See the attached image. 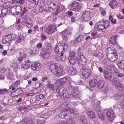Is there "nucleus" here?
I'll use <instances>...</instances> for the list:
<instances>
[{"label": "nucleus", "mask_w": 124, "mask_h": 124, "mask_svg": "<svg viewBox=\"0 0 124 124\" xmlns=\"http://www.w3.org/2000/svg\"><path fill=\"white\" fill-rule=\"evenodd\" d=\"M61 65L59 63L52 62L49 65V70L54 75L61 76L63 74V70L60 67Z\"/></svg>", "instance_id": "nucleus-1"}, {"label": "nucleus", "mask_w": 124, "mask_h": 124, "mask_svg": "<svg viewBox=\"0 0 124 124\" xmlns=\"http://www.w3.org/2000/svg\"><path fill=\"white\" fill-rule=\"evenodd\" d=\"M75 110L70 108L69 110H64L59 114V117L62 118L68 119L70 116L73 115Z\"/></svg>", "instance_id": "nucleus-2"}, {"label": "nucleus", "mask_w": 124, "mask_h": 124, "mask_svg": "<svg viewBox=\"0 0 124 124\" xmlns=\"http://www.w3.org/2000/svg\"><path fill=\"white\" fill-rule=\"evenodd\" d=\"M56 92L59 96L61 98H68L69 96L68 93L64 88L62 86L59 87L58 86L56 89Z\"/></svg>", "instance_id": "nucleus-3"}, {"label": "nucleus", "mask_w": 124, "mask_h": 124, "mask_svg": "<svg viewBox=\"0 0 124 124\" xmlns=\"http://www.w3.org/2000/svg\"><path fill=\"white\" fill-rule=\"evenodd\" d=\"M97 28L99 29L103 30L107 28L110 26V22L108 21L103 19L97 23Z\"/></svg>", "instance_id": "nucleus-4"}, {"label": "nucleus", "mask_w": 124, "mask_h": 124, "mask_svg": "<svg viewBox=\"0 0 124 124\" xmlns=\"http://www.w3.org/2000/svg\"><path fill=\"white\" fill-rule=\"evenodd\" d=\"M78 54L76 59L77 60L78 65L79 66L85 65L86 63L87 60L83 56V54L80 52H78Z\"/></svg>", "instance_id": "nucleus-5"}, {"label": "nucleus", "mask_w": 124, "mask_h": 124, "mask_svg": "<svg viewBox=\"0 0 124 124\" xmlns=\"http://www.w3.org/2000/svg\"><path fill=\"white\" fill-rule=\"evenodd\" d=\"M93 108H95V110L98 112V115L100 118L102 120H104L105 118L104 115L100 111V106L99 102H95L93 105Z\"/></svg>", "instance_id": "nucleus-6"}, {"label": "nucleus", "mask_w": 124, "mask_h": 124, "mask_svg": "<svg viewBox=\"0 0 124 124\" xmlns=\"http://www.w3.org/2000/svg\"><path fill=\"white\" fill-rule=\"evenodd\" d=\"M71 103L68 102L65 104H63L60 106L58 108L55 110H53V112H56L58 113L61 111H62L64 110H69L70 109V107L71 105Z\"/></svg>", "instance_id": "nucleus-7"}, {"label": "nucleus", "mask_w": 124, "mask_h": 124, "mask_svg": "<svg viewBox=\"0 0 124 124\" xmlns=\"http://www.w3.org/2000/svg\"><path fill=\"white\" fill-rule=\"evenodd\" d=\"M72 88H73V89L74 91L73 92H72L70 94L71 97L74 99L77 100L79 98L80 96L79 94H78L76 91H78V87H74L72 86Z\"/></svg>", "instance_id": "nucleus-8"}, {"label": "nucleus", "mask_w": 124, "mask_h": 124, "mask_svg": "<svg viewBox=\"0 0 124 124\" xmlns=\"http://www.w3.org/2000/svg\"><path fill=\"white\" fill-rule=\"evenodd\" d=\"M113 84L115 87L120 90H122L123 87V84L121 82H118L116 80V79L114 78L112 80Z\"/></svg>", "instance_id": "nucleus-9"}, {"label": "nucleus", "mask_w": 124, "mask_h": 124, "mask_svg": "<svg viewBox=\"0 0 124 124\" xmlns=\"http://www.w3.org/2000/svg\"><path fill=\"white\" fill-rule=\"evenodd\" d=\"M107 57L109 60L112 62H114L116 60L118 57L117 53L115 52L108 53Z\"/></svg>", "instance_id": "nucleus-10"}, {"label": "nucleus", "mask_w": 124, "mask_h": 124, "mask_svg": "<svg viewBox=\"0 0 124 124\" xmlns=\"http://www.w3.org/2000/svg\"><path fill=\"white\" fill-rule=\"evenodd\" d=\"M56 30V26L52 25H49L46 28V33L48 34H50L54 33Z\"/></svg>", "instance_id": "nucleus-11"}, {"label": "nucleus", "mask_w": 124, "mask_h": 124, "mask_svg": "<svg viewBox=\"0 0 124 124\" xmlns=\"http://www.w3.org/2000/svg\"><path fill=\"white\" fill-rule=\"evenodd\" d=\"M31 69L35 72L39 71L41 69V64L39 62L34 63L31 65Z\"/></svg>", "instance_id": "nucleus-12"}, {"label": "nucleus", "mask_w": 124, "mask_h": 124, "mask_svg": "<svg viewBox=\"0 0 124 124\" xmlns=\"http://www.w3.org/2000/svg\"><path fill=\"white\" fill-rule=\"evenodd\" d=\"M57 46L59 50L60 53H63V52L68 47V44L67 43H64L62 45L58 43L57 44Z\"/></svg>", "instance_id": "nucleus-13"}, {"label": "nucleus", "mask_w": 124, "mask_h": 124, "mask_svg": "<svg viewBox=\"0 0 124 124\" xmlns=\"http://www.w3.org/2000/svg\"><path fill=\"white\" fill-rule=\"evenodd\" d=\"M66 69L68 73L71 76L76 74L77 72L76 69L71 66H67Z\"/></svg>", "instance_id": "nucleus-14"}, {"label": "nucleus", "mask_w": 124, "mask_h": 124, "mask_svg": "<svg viewBox=\"0 0 124 124\" xmlns=\"http://www.w3.org/2000/svg\"><path fill=\"white\" fill-rule=\"evenodd\" d=\"M108 119L110 121H112L115 118L113 111L112 110L108 111L106 113Z\"/></svg>", "instance_id": "nucleus-15"}, {"label": "nucleus", "mask_w": 124, "mask_h": 124, "mask_svg": "<svg viewBox=\"0 0 124 124\" xmlns=\"http://www.w3.org/2000/svg\"><path fill=\"white\" fill-rule=\"evenodd\" d=\"M90 70H88L81 69L80 70V72L82 76L84 78H87L90 74L89 73Z\"/></svg>", "instance_id": "nucleus-16"}, {"label": "nucleus", "mask_w": 124, "mask_h": 124, "mask_svg": "<svg viewBox=\"0 0 124 124\" xmlns=\"http://www.w3.org/2000/svg\"><path fill=\"white\" fill-rule=\"evenodd\" d=\"M66 79L67 78L66 77L58 79L55 82V84L57 86H60L61 85H62L65 83L66 82Z\"/></svg>", "instance_id": "nucleus-17"}, {"label": "nucleus", "mask_w": 124, "mask_h": 124, "mask_svg": "<svg viewBox=\"0 0 124 124\" xmlns=\"http://www.w3.org/2000/svg\"><path fill=\"white\" fill-rule=\"evenodd\" d=\"M30 62L29 60H25L23 64H22L21 68L22 70H24L28 69L30 67Z\"/></svg>", "instance_id": "nucleus-18"}, {"label": "nucleus", "mask_w": 124, "mask_h": 124, "mask_svg": "<svg viewBox=\"0 0 124 124\" xmlns=\"http://www.w3.org/2000/svg\"><path fill=\"white\" fill-rule=\"evenodd\" d=\"M8 2H6V3L4 4L1 8V13L3 15H5L7 14L8 12L7 8L8 7L7 5V3Z\"/></svg>", "instance_id": "nucleus-19"}, {"label": "nucleus", "mask_w": 124, "mask_h": 124, "mask_svg": "<svg viewBox=\"0 0 124 124\" xmlns=\"http://www.w3.org/2000/svg\"><path fill=\"white\" fill-rule=\"evenodd\" d=\"M82 18L86 21L89 20L90 18V12L88 11H86L82 15Z\"/></svg>", "instance_id": "nucleus-20"}, {"label": "nucleus", "mask_w": 124, "mask_h": 124, "mask_svg": "<svg viewBox=\"0 0 124 124\" xmlns=\"http://www.w3.org/2000/svg\"><path fill=\"white\" fill-rule=\"evenodd\" d=\"M105 84V81L102 80H99L97 83V88L101 89L103 88Z\"/></svg>", "instance_id": "nucleus-21"}, {"label": "nucleus", "mask_w": 124, "mask_h": 124, "mask_svg": "<svg viewBox=\"0 0 124 124\" xmlns=\"http://www.w3.org/2000/svg\"><path fill=\"white\" fill-rule=\"evenodd\" d=\"M117 4L118 2L117 1L115 0H112L109 3V5L111 8H114L116 7Z\"/></svg>", "instance_id": "nucleus-22"}, {"label": "nucleus", "mask_w": 124, "mask_h": 124, "mask_svg": "<svg viewBox=\"0 0 124 124\" xmlns=\"http://www.w3.org/2000/svg\"><path fill=\"white\" fill-rule=\"evenodd\" d=\"M23 24L25 26H27L29 28H30L32 26V25L31 23V21L29 19L24 20L23 21Z\"/></svg>", "instance_id": "nucleus-23"}, {"label": "nucleus", "mask_w": 124, "mask_h": 124, "mask_svg": "<svg viewBox=\"0 0 124 124\" xmlns=\"http://www.w3.org/2000/svg\"><path fill=\"white\" fill-rule=\"evenodd\" d=\"M82 7L81 5L78 3L77 5L76 6L74 7L70 8V10L74 11H78Z\"/></svg>", "instance_id": "nucleus-24"}, {"label": "nucleus", "mask_w": 124, "mask_h": 124, "mask_svg": "<svg viewBox=\"0 0 124 124\" xmlns=\"http://www.w3.org/2000/svg\"><path fill=\"white\" fill-rule=\"evenodd\" d=\"M103 73L104 77L105 78L108 79V80H110L112 78V76L106 70H104Z\"/></svg>", "instance_id": "nucleus-25"}, {"label": "nucleus", "mask_w": 124, "mask_h": 124, "mask_svg": "<svg viewBox=\"0 0 124 124\" xmlns=\"http://www.w3.org/2000/svg\"><path fill=\"white\" fill-rule=\"evenodd\" d=\"M11 40L10 38L8 36V35L5 36L3 38L2 40V42L3 43L6 44L10 42Z\"/></svg>", "instance_id": "nucleus-26"}, {"label": "nucleus", "mask_w": 124, "mask_h": 124, "mask_svg": "<svg viewBox=\"0 0 124 124\" xmlns=\"http://www.w3.org/2000/svg\"><path fill=\"white\" fill-rule=\"evenodd\" d=\"M97 79H96L90 80L89 81L90 86L91 87H94L97 84Z\"/></svg>", "instance_id": "nucleus-27"}, {"label": "nucleus", "mask_w": 124, "mask_h": 124, "mask_svg": "<svg viewBox=\"0 0 124 124\" xmlns=\"http://www.w3.org/2000/svg\"><path fill=\"white\" fill-rule=\"evenodd\" d=\"M55 3L53 2H51L48 5V7L51 11L54 10L56 8Z\"/></svg>", "instance_id": "nucleus-28"}, {"label": "nucleus", "mask_w": 124, "mask_h": 124, "mask_svg": "<svg viewBox=\"0 0 124 124\" xmlns=\"http://www.w3.org/2000/svg\"><path fill=\"white\" fill-rule=\"evenodd\" d=\"M46 88L50 91H53L55 90L54 85L51 83H48L47 84Z\"/></svg>", "instance_id": "nucleus-29"}, {"label": "nucleus", "mask_w": 124, "mask_h": 124, "mask_svg": "<svg viewBox=\"0 0 124 124\" xmlns=\"http://www.w3.org/2000/svg\"><path fill=\"white\" fill-rule=\"evenodd\" d=\"M23 121L26 124H35V123L31 119H28L25 118L23 120Z\"/></svg>", "instance_id": "nucleus-30"}, {"label": "nucleus", "mask_w": 124, "mask_h": 124, "mask_svg": "<svg viewBox=\"0 0 124 124\" xmlns=\"http://www.w3.org/2000/svg\"><path fill=\"white\" fill-rule=\"evenodd\" d=\"M117 65L118 68L122 70L124 69V61H119Z\"/></svg>", "instance_id": "nucleus-31"}, {"label": "nucleus", "mask_w": 124, "mask_h": 124, "mask_svg": "<svg viewBox=\"0 0 124 124\" xmlns=\"http://www.w3.org/2000/svg\"><path fill=\"white\" fill-rule=\"evenodd\" d=\"M116 36H112L110 39L109 42L112 44H115L116 42Z\"/></svg>", "instance_id": "nucleus-32"}, {"label": "nucleus", "mask_w": 124, "mask_h": 124, "mask_svg": "<svg viewBox=\"0 0 124 124\" xmlns=\"http://www.w3.org/2000/svg\"><path fill=\"white\" fill-rule=\"evenodd\" d=\"M109 67L110 71L112 74H113L116 72V69L115 66L111 65L109 66Z\"/></svg>", "instance_id": "nucleus-33"}, {"label": "nucleus", "mask_w": 124, "mask_h": 124, "mask_svg": "<svg viewBox=\"0 0 124 124\" xmlns=\"http://www.w3.org/2000/svg\"><path fill=\"white\" fill-rule=\"evenodd\" d=\"M20 110L22 114H24L26 112L28 111V110L26 107L23 106L20 108Z\"/></svg>", "instance_id": "nucleus-34"}, {"label": "nucleus", "mask_w": 124, "mask_h": 124, "mask_svg": "<svg viewBox=\"0 0 124 124\" xmlns=\"http://www.w3.org/2000/svg\"><path fill=\"white\" fill-rule=\"evenodd\" d=\"M81 122L84 124H87V122L86 118L85 116L83 115L80 117Z\"/></svg>", "instance_id": "nucleus-35"}, {"label": "nucleus", "mask_w": 124, "mask_h": 124, "mask_svg": "<svg viewBox=\"0 0 124 124\" xmlns=\"http://www.w3.org/2000/svg\"><path fill=\"white\" fill-rule=\"evenodd\" d=\"M78 3L76 1H72L71 2L70 5L68 6V8L70 9V8L74 7L76 6L77 5Z\"/></svg>", "instance_id": "nucleus-36"}, {"label": "nucleus", "mask_w": 124, "mask_h": 124, "mask_svg": "<svg viewBox=\"0 0 124 124\" xmlns=\"http://www.w3.org/2000/svg\"><path fill=\"white\" fill-rule=\"evenodd\" d=\"M88 116L89 117L92 118H95V115L94 112L93 111H89L88 113Z\"/></svg>", "instance_id": "nucleus-37"}, {"label": "nucleus", "mask_w": 124, "mask_h": 124, "mask_svg": "<svg viewBox=\"0 0 124 124\" xmlns=\"http://www.w3.org/2000/svg\"><path fill=\"white\" fill-rule=\"evenodd\" d=\"M15 9L16 12L18 14H20L22 12V8L20 6H17Z\"/></svg>", "instance_id": "nucleus-38"}, {"label": "nucleus", "mask_w": 124, "mask_h": 124, "mask_svg": "<svg viewBox=\"0 0 124 124\" xmlns=\"http://www.w3.org/2000/svg\"><path fill=\"white\" fill-rule=\"evenodd\" d=\"M69 60L70 63L72 64H74L76 62V61L77 59L76 58H69Z\"/></svg>", "instance_id": "nucleus-39"}, {"label": "nucleus", "mask_w": 124, "mask_h": 124, "mask_svg": "<svg viewBox=\"0 0 124 124\" xmlns=\"http://www.w3.org/2000/svg\"><path fill=\"white\" fill-rule=\"evenodd\" d=\"M70 57L71 58H73L76 59L77 57L76 56V54L74 52H71L70 54L69 58H70Z\"/></svg>", "instance_id": "nucleus-40"}, {"label": "nucleus", "mask_w": 124, "mask_h": 124, "mask_svg": "<svg viewBox=\"0 0 124 124\" xmlns=\"http://www.w3.org/2000/svg\"><path fill=\"white\" fill-rule=\"evenodd\" d=\"M61 34L63 38V42H64V41L67 42V34L65 33L64 34Z\"/></svg>", "instance_id": "nucleus-41"}, {"label": "nucleus", "mask_w": 124, "mask_h": 124, "mask_svg": "<svg viewBox=\"0 0 124 124\" xmlns=\"http://www.w3.org/2000/svg\"><path fill=\"white\" fill-rule=\"evenodd\" d=\"M63 53H62L60 55V56L59 55H57L55 57V59L56 60L60 61H62V56L63 55Z\"/></svg>", "instance_id": "nucleus-42"}, {"label": "nucleus", "mask_w": 124, "mask_h": 124, "mask_svg": "<svg viewBox=\"0 0 124 124\" xmlns=\"http://www.w3.org/2000/svg\"><path fill=\"white\" fill-rule=\"evenodd\" d=\"M24 37L23 35L20 36H18L16 40V42L17 43H19L20 41L23 40L24 39Z\"/></svg>", "instance_id": "nucleus-43"}, {"label": "nucleus", "mask_w": 124, "mask_h": 124, "mask_svg": "<svg viewBox=\"0 0 124 124\" xmlns=\"http://www.w3.org/2000/svg\"><path fill=\"white\" fill-rule=\"evenodd\" d=\"M8 36H9L11 41L15 39L16 37V36L15 34L13 33L8 34Z\"/></svg>", "instance_id": "nucleus-44"}, {"label": "nucleus", "mask_w": 124, "mask_h": 124, "mask_svg": "<svg viewBox=\"0 0 124 124\" xmlns=\"http://www.w3.org/2000/svg\"><path fill=\"white\" fill-rule=\"evenodd\" d=\"M50 54L48 53V52L43 54H42V56L43 58H44L45 59H47L49 58Z\"/></svg>", "instance_id": "nucleus-45"}, {"label": "nucleus", "mask_w": 124, "mask_h": 124, "mask_svg": "<svg viewBox=\"0 0 124 124\" xmlns=\"http://www.w3.org/2000/svg\"><path fill=\"white\" fill-rule=\"evenodd\" d=\"M83 37V35H80L77 37L76 40L78 42H80L81 41Z\"/></svg>", "instance_id": "nucleus-46"}, {"label": "nucleus", "mask_w": 124, "mask_h": 124, "mask_svg": "<svg viewBox=\"0 0 124 124\" xmlns=\"http://www.w3.org/2000/svg\"><path fill=\"white\" fill-rule=\"evenodd\" d=\"M41 91V90L40 89L35 88L32 90V92L33 93L37 94L38 93H39Z\"/></svg>", "instance_id": "nucleus-47"}, {"label": "nucleus", "mask_w": 124, "mask_h": 124, "mask_svg": "<svg viewBox=\"0 0 124 124\" xmlns=\"http://www.w3.org/2000/svg\"><path fill=\"white\" fill-rule=\"evenodd\" d=\"M109 20L113 24H115L116 23V19H114L113 17L111 15L109 16Z\"/></svg>", "instance_id": "nucleus-48"}, {"label": "nucleus", "mask_w": 124, "mask_h": 124, "mask_svg": "<svg viewBox=\"0 0 124 124\" xmlns=\"http://www.w3.org/2000/svg\"><path fill=\"white\" fill-rule=\"evenodd\" d=\"M18 66L17 62H14L10 65L11 68L13 69L14 68H17Z\"/></svg>", "instance_id": "nucleus-49"}, {"label": "nucleus", "mask_w": 124, "mask_h": 124, "mask_svg": "<svg viewBox=\"0 0 124 124\" xmlns=\"http://www.w3.org/2000/svg\"><path fill=\"white\" fill-rule=\"evenodd\" d=\"M124 95L122 94L119 95H118V94H114L113 95L114 97H116L115 98L117 99H119L120 98H121L122 99V98L124 97Z\"/></svg>", "instance_id": "nucleus-50"}, {"label": "nucleus", "mask_w": 124, "mask_h": 124, "mask_svg": "<svg viewBox=\"0 0 124 124\" xmlns=\"http://www.w3.org/2000/svg\"><path fill=\"white\" fill-rule=\"evenodd\" d=\"M62 34H64L65 33L67 34V35H70L72 33L70 31H68L67 30H65L61 32Z\"/></svg>", "instance_id": "nucleus-51"}, {"label": "nucleus", "mask_w": 124, "mask_h": 124, "mask_svg": "<svg viewBox=\"0 0 124 124\" xmlns=\"http://www.w3.org/2000/svg\"><path fill=\"white\" fill-rule=\"evenodd\" d=\"M13 75L11 73H9L8 75H7V78L8 79L10 80H13Z\"/></svg>", "instance_id": "nucleus-52"}, {"label": "nucleus", "mask_w": 124, "mask_h": 124, "mask_svg": "<svg viewBox=\"0 0 124 124\" xmlns=\"http://www.w3.org/2000/svg\"><path fill=\"white\" fill-rule=\"evenodd\" d=\"M93 55L95 56H97L99 58H101V57L102 56V55L101 54V56L99 57V54H98L95 51H94L93 52Z\"/></svg>", "instance_id": "nucleus-53"}, {"label": "nucleus", "mask_w": 124, "mask_h": 124, "mask_svg": "<svg viewBox=\"0 0 124 124\" xmlns=\"http://www.w3.org/2000/svg\"><path fill=\"white\" fill-rule=\"evenodd\" d=\"M15 9V8H10L9 10L10 13L12 14H14L16 12Z\"/></svg>", "instance_id": "nucleus-54"}, {"label": "nucleus", "mask_w": 124, "mask_h": 124, "mask_svg": "<svg viewBox=\"0 0 124 124\" xmlns=\"http://www.w3.org/2000/svg\"><path fill=\"white\" fill-rule=\"evenodd\" d=\"M100 11L101 15L102 16H104L106 15V12L105 11V10L102 8L100 9Z\"/></svg>", "instance_id": "nucleus-55"}, {"label": "nucleus", "mask_w": 124, "mask_h": 124, "mask_svg": "<svg viewBox=\"0 0 124 124\" xmlns=\"http://www.w3.org/2000/svg\"><path fill=\"white\" fill-rule=\"evenodd\" d=\"M43 2V4L42 6H44L45 5H47L48 3V0H42L41 2Z\"/></svg>", "instance_id": "nucleus-56"}, {"label": "nucleus", "mask_w": 124, "mask_h": 124, "mask_svg": "<svg viewBox=\"0 0 124 124\" xmlns=\"http://www.w3.org/2000/svg\"><path fill=\"white\" fill-rule=\"evenodd\" d=\"M54 51L56 53H58L59 54H60L59 50L58 48V47L57 46V45L55 47Z\"/></svg>", "instance_id": "nucleus-57"}, {"label": "nucleus", "mask_w": 124, "mask_h": 124, "mask_svg": "<svg viewBox=\"0 0 124 124\" xmlns=\"http://www.w3.org/2000/svg\"><path fill=\"white\" fill-rule=\"evenodd\" d=\"M1 94L5 93L8 92V90L5 88L3 89H1Z\"/></svg>", "instance_id": "nucleus-58"}, {"label": "nucleus", "mask_w": 124, "mask_h": 124, "mask_svg": "<svg viewBox=\"0 0 124 124\" xmlns=\"http://www.w3.org/2000/svg\"><path fill=\"white\" fill-rule=\"evenodd\" d=\"M117 31L118 33H122L123 31V29L122 28H119L117 29Z\"/></svg>", "instance_id": "nucleus-59"}, {"label": "nucleus", "mask_w": 124, "mask_h": 124, "mask_svg": "<svg viewBox=\"0 0 124 124\" xmlns=\"http://www.w3.org/2000/svg\"><path fill=\"white\" fill-rule=\"evenodd\" d=\"M19 83L18 81H16L15 82L14 84L13 85V87H16L18 86Z\"/></svg>", "instance_id": "nucleus-60"}, {"label": "nucleus", "mask_w": 124, "mask_h": 124, "mask_svg": "<svg viewBox=\"0 0 124 124\" xmlns=\"http://www.w3.org/2000/svg\"><path fill=\"white\" fill-rule=\"evenodd\" d=\"M34 28L35 31H39V27L37 25H34Z\"/></svg>", "instance_id": "nucleus-61"}, {"label": "nucleus", "mask_w": 124, "mask_h": 124, "mask_svg": "<svg viewBox=\"0 0 124 124\" xmlns=\"http://www.w3.org/2000/svg\"><path fill=\"white\" fill-rule=\"evenodd\" d=\"M118 77H122L124 76V75L123 74H122L120 72H118L117 74Z\"/></svg>", "instance_id": "nucleus-62"}, {"label": "nucleus", "mask_w": 124, "mask_h": 124, "mask_svg": "<svg viewBox=\"0 0 124 124\" xmlns=\"http://www.w3.org/2000/svg\"><path fill=\"white\" fill-rule=\"evenodd\" d=\"M37 124H44V121L42 120H39L37 121Z\"/></svg>", "instance_id": "nucleus-63"}, {"label": "nucleus", "mask_w": 124, "mask_h": 124, "mask_svg": "<svg viewBox=\"0 0 124 124\" xmlns=\"http://www.w3.org/2000/svg\"><path fill=\"white\" fill-rule=\"evenodd\" d=\"M114 49V48L113 47H110L108 49V50L109 52H110L111 51H113Z\"/></svg>", "instance_id": "nucleus-64"}]
</instances>
